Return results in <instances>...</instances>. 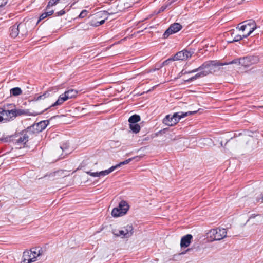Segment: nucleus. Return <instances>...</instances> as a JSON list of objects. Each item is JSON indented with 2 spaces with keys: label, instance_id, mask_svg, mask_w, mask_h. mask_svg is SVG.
I'll list each match as a JSON object with an SVG mask.
<instances>
[{
  "label": "nucleus",
  "instance_id": "1",
  "mask_svg": "<svg viewBox=\"0 0 263 263\" xmlns=\"http://www.w3.org/2000/svg\"><path fill=\"white\" fill-rule=\"evenodd\" d=\"M216 66H221L220 62L217 61H210L203 63L198 68L189 71L188 73H195L199 71L195 76L185 80V82H190L198 78L203 77L211 73L213 70V67Z\"/></svg>",
  "mask_w": 263,
  "mask_h": 263
},
{
  "label": "nucleus",
  "instance_id": "2",
  "mask_svg": "<svg viewBox=\"0 0 263 263\" xmlns=\"http://www.w3.org/2000/svg\"><path fill=\"white\" fill-rule=\"evenodd\" d=\"M258 61L259 58L257 56L251 55L242 58L236 59L228 62H220V64H221V66L230 64H237L238 65H241L245 67H249L252 65L257 63Z\"/></svg>",
  "mask_w": 263,
  "mask_h": 263
},
{
  "label": "nucleus",
  "instance_id": "3",
  "mask_svg": "<svg viewBox=\"0 0 263 263\" xmlns=\"http://www.w3.org/2000/svg\"><path fill=\"white\" fill-rule=\"evenodd\" d=\"M197 111H187L186 112H178L174 113L173 115H166L163 120V123L169 126H173L178 123L179 120L189 115L195 114Z\"/></svg>",
  "mask_w": 263,
  "mask_h": 263
},
{
  "label": "nucleus",
  "instance_id": "4",
  "mask_svg": "<svg viewBox=\"0 0 263 263\" xmlns=\"http://www.w3.org/2000/svg\"><path fill=\"white\" fill-rule=\"evenodd\" d=\"M129 209L127 203L124 200L121 201L118 206L113 209L111 215L114 217L122 216L125 215Z\"/></svg>",
  "mask_w": 263,
  "mask_h": 263
},
{
  "label": "nucleus",
  "instance_id": "5",
  "mask_svg": "<svg viewBox=\"0 0 263 263\" xmlns=\"http://www.w3.org/2000/svg\"><path fill=\"white\" fill-rule=\"evenodd\" d=\"M210 237L213 240H220L227 237V231L226 229L217 228L209 232Z\"/></svg>",
  "mask_w": 263,
  "mask_h": 263
},
{
  "label": "nucleus",
  "instance_id": "6",
  "mask_svg": "<svg viewBox=\"0 0 263 263\" xmlns=\"http://www.w3.org/2000/svg\"><path fill=\"white\" fill-rule=\"evenodd\" d=\"M245 24L239 28V30L243 32L247 31L246 34H243V37H247L256 28L255 22L253 20H249L243 22Z\"/></svg>",
  "mask_w": 263,
  "mask_h": 263
},
{
  "label": "nucleus",
  "instance_id": "7",
  "mask_svg": "<svg viewBox=\"0 0 263 263\" xmlns=\"http://www.w3.org/2000/svg\"><path fill=\"white\" fill-rule=\"evenodd\" d=\"M133 226L128 224L122 228L121 230H119L118 232L113 231L112 233L116 236L121 237L122 238H128L133 234Z\"/></svg>",
  "mask_w": 263,
  "mask_h": 263
},
{
  "label": "nucleus",
  "instance_id": "8",
  "mask_svg": "<svg viewBox=\"0 0 263 263\" xmlns=\"http://www.w3.org/2000/svg\"><path fill=\"white\" fill-rule=\"evenodd\" d=\"M182 27L179 23H175L172 24L163 34L164 39L167 38L170 35L175 33L182 29Z\"/></svg>",
  "mask_w": 263,
  "mask_h": 263
},
{
  "label": "nucleus",
  "instance_id": "9",
  "mask_svg": "<svg viewBox=\"0 0 263 263\" xmlns=\"http://www.w3.org/2000/svg\"><path fill=\"white\" fill-rule=\"evenodd\" d=\"M66 100H67L66 98L65 97V96L63 95V93L59 96V97L58 99L57 100V101L54 103L52 104L51 106H49L48 107L45 108L44 110H42L41 111H38V112L33 111L32 112L30 113L29 115L33 116H36L42 114L45 111L47 110L48 108H50L51 107L61 105L64 101H65Z\"/></svg>",
  "mask_w": 263,
  "mask_h": 263
},
{
  "label": "nucleus",
  "instance_id": "10",
  "mask_svg": "<svg viewBox=\"0 0 263 263\" xmlns=\"http://www.w3.org/2000/svg\"><path fill=\"white\" fill-rule=\"evenodd\" d=\"M192 55V53L186 50H183L181 51L178 52L173 58L172 60L174 61L178 60H186L189 58H191Z\"/></svg>",
  "mask_w": 263,
  "mask_h": 263
},
{
  "label": "nucleus",
  "instance_id": "11",
  "mask_svg": "<svg viewBox=\"0 0 263 263\" xmlns=\"http://www.w3.org/2000/svg\"><path fill=\"white\" fill-rule=\"evenodd\" d=\"M8 109V114L9 116V119H12L18 116H21L22 115H27L28 114V111L23 109H16L15 108L14 109Z\"/></svg>",
  "mask_w": 263,
  "mask_h": 263
},
{
  "label": "nucleus",
  "instance_id": "12",
  "mask_svg": "<svg viewBox=\"0 0 263 263\" xmlns=\"http://www.w3.org/2000/svg\"><path fill=\"white\" fill-rule=\"evenodd\" d=\"M193 236L191 234H187L183 236L180 241V247L181 248H185L189 247L191 242Z\"/></svg>",
  "mask_w": 263,
  "mask_h": 263
},
{
  "label": "nucleus",
  "instance_id": "13",
  "mask_svg": "<svg viewBox=\"0 0 263 263\" xmlns=\"http://www.w3.org/2000/svg\"><path fill=\"white\" fill-rule=\"evenodd\" d=\"M112 172V169H110V168L108 170H106L105 171H102L99 172H91L90 171L86 172V173L90 176L93 177H99L101 176H104L107 175L109 173Z\"/></svg>",
  "mask_w": 263,
  "mask_h": 263
},
{
  "label": "nucleus",
  "instance_id": "14",
  "mask_svg": "<svg viewBox=\"0 0 263 263\" xmlns=\"http://www.w3.org/2000/svg\"><path fill=\"white\" fill-rule=\"evenodd\" d=\"M8 109L0 108V122H6L10 120L8 114Z\"/></svg>",
  "mask_w": 263,
  "mask_h": 263
},
{
  "label": "nucleus",
  "instance_id": "15",
  "mask_svg": "<svg viewBox=\"0 0 263 263\" xmlns=\"http://www.w3.org/2000/svg\"><path fill=\"white\" fill-rule=\"evenodd\" d=\"M35 261V259L33 258L31 253L29 251H25L23 255V263H31Z\"/></svg>",
  "mask_w": 263,
  "mask_h": 263
},
{
  "label": "nucleus",
  "instance_id": "16",
  "mask_svg": "<svg viewBox=\"0 0 263 263\" xmlns=\"http://www.w3.org/2000/svg\"><path fill=\"white\" fill-rule=\"evenodd\" d=\"M18 25L15 24L10 28V34L12 37L15 38L19 36Z\"/></svg>",
  "mask_w": 263,
  "mask_h": 263
},
{
  "label": "nucleus",
  "instance_id": "17",
  "mask_svg": "<svg viewBox=\"0 0 263 263\" xmlns=\"http://www.w3.org/2000/svg\"><path fill=\"white\" fill-rule=\"evenodd\" d=\"M28 141V136L26 133L22 134L16 140V143L18 145H24Z\"/></svg>",
  "mask_w": 263,
  "mask_h": 263
},
{
  "label": "nucleus",
  "instance_id": "18",
  "mask_svg": "<svg viewBox=\"0 0 263 263\" xmlns=\"http://www.w3.org/2000/svg\"><path fill=\"white\" fill-rule=\"evenodd\" d=\"M78 93V91L73 89H69L66 91H65L63 95L65 96V97L66 98L67 100L69 99H71L74 98L77 96Z\"/></svg>",
  "mask_w": 263,
  "mask_h": 263
},
{
  "label": "nucleus",
  "instance_id": "19",
  "mask_svg": "<svg viewBox=\"0 0 263 263\" xmlns=\"http://www.w3.org/2000/svg\"><path fill=\"white\" fill-rule=\"evenodd\" d=\"M18 25L20 32L19 35H20L21 36H23L26 35L27 33V30L25 24L23 23H20Z\"/></svg>",
  "mask_w": 263,
  "mask_h": 263
},
{
  "label": "nucleus",
  "instance_id": "20",
  "mask_svg": "<svg viewBox=\"0 0 263 263\" xmlns=\"http://www.w3.org/2000/svg\"><path fill=\"white\" fill-rule=\"evenodd\" d=\"M41 251H42V249L41 248H32L29 251H30V252L31 253L33 258H34V259L36 260V258H37V257L41 255Z\"/></svg>",
  "mask_w": 263,
  "mask_h": 263
},
{
  "label": "nucleus",
  "instance_id": "21",
  "mask_svg": "<svg viewBox=\"0 0 263 263\" xmlns=\"http://www.w3.org/2000/svg\"><path fill=\"white\" fill-rule=\"evenodd\" d=\"M134 159H135V157L129 158L123 162H120L119 164H118L115 166H111V167H110V168L112 169V172H113L115 170L119 168L121 165L128 164V163H129L132 160H133Z\"/></svg>",
  "mask_w": 263,
  "mask_h": 263
},
{
  "label": "nucleus",
  "instance_id": "22",
  "mask_svg": "<svg viewBox=\"0 0 263 263\" xmlns=\"http://www.w3.org/2000/svg\"><path fill=\"white\" fill-rule=\"evenodd\" d=\"M140 120V117L137 115H134L129 117L128 122L130 124H136Z\"/></svg>",
  "mask_w": 263,
  "mask_h": 263
},
{
  "label": "nucleus",
  "instance_id": "23",
  "mask_svg": "<svg viewBox=\"0 0 263 263\" xmlns=\"http://www.w3.org/2000/svg\"><path fill=\"white\" fill-rule=\"evenodd\" d=\"M129 127L132 132L134 133H138L140 130V126L137 123L136 124H129Z\"/></svg>",
  "mask_w": 263,
  "mask_h": 263
},
{
  "label": "nucleus",
  "instance_id": "24",
  "mask_svg": "<svg viewBox=\"0 0 263 263\" xmlns=\"http://www.w3.org/2000/svg\"><path fill=\"white\" fill-rule=\"evenodd\" d=\"M22 90L19 87H15L10 90V93L11 95L17 96L22 93Z\"/></svg>",
  "mask_w": 263,
  "mask_h": 263
},
{
  "label": "nucleus",
  "instance_id": "25",
  "mask_svg": "<svg viewBox=\"0 0 263 263\" xmlns=\"http://www.w3.org/2000/svg\"><path fill=\"white\" fill-rule=\"evenodd\" d=\"M231 33V35L232 37H233V40L231 41H229V43H233L234 42H238L239 41H240L241 40H242L243 38H244L243 37V35H234V32H232Z\"/></svg>",
  "mask_w": 263,
  "mask_h": 263
},
{
  "label": "nucleus",
  "instance_id": "26",
  "mask_svg": "<svg viewBox=\"0 0 263 263\" xmlns=\"http://www.w3.org/2000/svg\"><path fill=\"white\" fill-rule=\"evenodd\" d=\"M49 123V121L47 120H44L41 121L37 124V126L40 128V130L44 129Z\"/></svg>",
  "mask_w": 263,
  "mask_h": 263
},
{
  "label": "nucleus",
  "instance_id": "27",
  "mask_svg": "<svg viewBox=\"0 0 263 263\" xmlns=\"http://www.w3.org/2000/svg\"><path fill=\"white\" fill-rule=\"evenodd\" d=\"M49 95V93L48 92H45L42 95H40V96H37L35 98V100L36 101H39V100H42V99H44L47 98V97H48Z\"/></svg>",
  "mask_w": 263,
  "mask_h": 263
},
{
  "label": "nucleus",
  "instance_id": "28",
  "mask_svg": "<svg viewBox=\"0 0 263 263\" xmlns=\"http://www.w3.org/2000/svg\"><path fill=\"white\" fill-rule=\"evenodd\" d=\"M60 0H50L48 2L46 9H48L50 6L55 5Z\"/></svg>",
  "mask_w": 263,
  "mask_h": 263
},
{
  "label": "nucleus",
  "instance_id": "29",
  "mask_svg": "<svg viewBox=\"0 0 263 263\" xmlns=\"http://www.w3.org/2000/svg\"><path fill=\"white\" fill-rule=\"evenodd\" d=\"M88 13V11L86 10H83L79 15V18H82L85 17Z\"/></svg>",
  "mask_w": 263,
  "mask_h": 263
},
{
  "label": "nucleus",
  "instance_id": "30",
  "mask_svg": "<svg viewBox=\"0 0 263 263\" xmlns=\"http://www.w3.org/2000/svg\"><path fill=\"white\" fill-rule=\"evenodd\" d=\"M173 61L172 58L168 59L167 60L164 61L161 64V65L159 66V68H158L157 69L158 70L160 68L162 67L163 66L167 65L170 61Z\"/></svg>",
  "mask_w": 263,
  "mask_h": 263
},
{
  "label": "nucleus",
  "instance_id": "31",
  "mask_svg": "<svg viewBox=\"0 0 263 263\" xmlns=\"http://www.w3.org/2000/svg\"><path fill=\"white\" fill-rule=\"evenodd\" d=\"M256 202H260L261 203H263V194H261L260 195V197H257L256 198Z\"/></svg>",
  "mask_w": 263,
  "mask_h": 263
},
{
  "label": "nucleus",
  "instance_id": "32",
  "mask_svg": "<svg viewBox=\"0 0 263 263\" xmlns=\"http://www.w3.org/2000/svg\"><path fill=\"white\" fill-rule=\"evenodd\" d=\"M68 147V145L66 144H63L61 146L60 148L62 151H64L67 149Z\"/></svg>",
  "mask_w": 263,
  "mask_h": 263
},
{
  "label": "nucleus",
  "instance_id": "33",
  "mask_svg": "<svg viewBox=\"0 0 263 263\" xmlns=\"http://www.w3.org/2000/svg\"><path fill=\"white\" fill-rule=\"evenodd\" d=\"M105 21V20H101V21H99H99H98V22H96V23L95 24V25H96V26H99V25H102V24H103L104 23Z\"/></svg>",
  "mask_w": 263,
  "mask_h": 263
},
{
  "label": "nucleus",
  "instance_id": "34",
  "mask_svg": "<svg viewBox=\"0 0 263 263\" xmlns=\"http://www.w3.org/2000/svg\"><path fill=\"white\" fill-rule=\"evenodd\" d=\"M47 17V13H43L40 16V21L43 20Z\"/></svg>",
  "mask_w": 263,
  "mask_h": 263
},
{
  "label": "nucleus",
  "instance_id": "35",
  "mask_svg": "<svg viewBox=\"0 0 263 263\" xmlns=\"http://www.w3.org/2000/svg\"><path fill=\"white\" fill-rule=\"evenodd\" d=\"M64 13H65V11L64 10H61L57 13V15L61 16V15H63Z\"/></svg>",
  "mask_w": 263,
  "mask_h": 263
},
{
  "label": "nucleus",
  "instance_id": "36",
  "mask_svg": "<svg viewBox=\"0 0 263 263\" xmlns=\"http://www.w3.org/2000/svg\"><path fill=\"white\" fill-rule=\"evenodd\" d=\"M53 13V10L49 11L48 12H45V13H47V16L51 15Z\"/></svg>",
  "mask_w": 263,
  "mask_h": 263
},
{
  "label": "nucleus",
  "instance_id": "37",
  "mask_svg": "<svg viewBox=\"0 0 263 263\" xmlns=\"http://www.w3.org/2000/svg\"><path fill=\"white\" fill-rule=\"evenodd\" d=\"M166 6H162L160 9L159 12L163 11L166 9Z\"/></svg>",
  "mask_w": 263,
  "mask_h": 263
},
{
  "label": "nucleus",
  "instance_id": "38",
  "mask_svg": "<svg viewBox=\"0 0 263 263\" xmlns=\"http://www.w3.org/2000/svg\"><path fill=\"white\" fill-rule=\"evenodd\" d=\"M189 71H184V70H182L181 72V73L182 74H186V73H188Z\"/></svg>",
  "mask_w": 263,
  "mask_h": 263
},
{
  "label": "nucleus",
  "instance_id": "39",
  "mask_svg": "<svg viewBox=\"0 0 263 263\" xmlns=\"http://www.w3.org/2000/svg\"><path fill=\"white\" fill-rule=\"evenodd\" d=\"M6 3H7V2H5V3H4V5H3V4L0 5V7H2L3 6H4V5H6Z\"/></svg>",
  "mask_w": 263,
  "mask_h": 263
}]
</instances>
